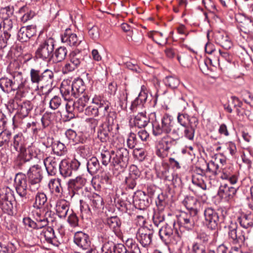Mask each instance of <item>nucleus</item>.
Returning <instances> with one entry per match:
<instances>
[{
	"label": "nucleus",
	"instance_id": "1",
	"mask_svg": "<svg viewBox=\"0 0 253 253\" xmlns=\"http://www.w3.org/2000/svg\"><path fill=\"white\" fill-rule=\"evenodd\" d=\"M9 77L0 79V87L6 93L12 91H21L24 89L36 91L39 87L48 88V92L51 89L54 80V73L49 69L43 72L40 70L31 69L30 72V81L24 79L22 72L9 70Z\"/></svg>",
	"mask_w": 253,
	"mask_h": 253
},
{
	"label": "nucleus",
	"instance_id": "2",
	"mask_svg": "<svg viewBox=\"0 0 253 253\" xmlns=\"http://www.w3.org/2000/svg\"><path fill=\"white\" fill-rule=\"evenodd\" d=\"M173 127V118L168 114H165L160 122L155 121L152 124V133L155 136L169 134Z\"/></svg>",
	"mask_w": 253,
	"mask_h": 253
},
{
	"label": "nucleus",
	"instance_id": "3",
	"mask_svg": "<svg viewBox=\"0 0 253 253\" xmlns=\"http://www.w3.org/2000/svg\"><path fill=\"white\" fill-rule=\"evenodd\" d=\"M54 41L52 38H48L41 42L35 52V57L46 62L51 61L53 56Z\"/></svg>",
	"mask_w": 253,
	"mask_h": 253
},
{
	"label": "nucleus",
	"instance_id": "4",
	"mask_svg": "<svg viewBox=\"0 0 253 253\" xmlns=\"http://www.w3.org/2000/svg\"><path fill=\"white\" fill-rule=\"evenodd\" d=\"M13 191L8 187L0 188V212L10 214L13 208Z\"/></svg>",
	"mask_w": 253,
	"mask_h": 253
},
{
	"label": "nucleus",
	"instance_id": "5",
	"mask_svg": "<svg viewBox=\"0 0 253 253\" xmlns=\"http://www.w3.org/2000/svg\"><path fill=\"white\" fill-rule=\"evenodd\" d=\"M27 176L28 178L29 189L32 192H36L41 187L42 178V169L38 165H35L29 169Z\"/></svg>",
	"mask_w": 253,
	"mask_h": 253
},
{
	"label": "nucleus",
	"instance_id": "6",
	"mask_svg": "<svg viewBox=\"0 0 253 253\" xmlns=\"http://www.w3.org/2000/svg\"><path fill=\"white\" fill-rule=\"evenodd\" d=\"M112 154L111 165L116 169H124L127 166L128 151L124 147H119L116 150L111 151Z\"/></svg>",
	"mask_w": 253,
	"mask_h": 253
},
{
	"label": "nucleus",
	"instance_id": "7",
	"mask_svg": "<svg viewBox=\"0 0 253 253\" xmlns=\"http://www.w3.org/2000/svg\"><path fill=\"white\" fill-rule=\"evenodd\" d=\"M228 237L233 244L241 247L248 238L244 231L238 228L236 223H232L229 226Z\"/></svg>",
	"mask_w": 253,
	"mask_h": 253
},
{
	"label": "nucleus",
	"instance_id": "8",
	"mask_svg": "<svg viewBox=\"0 0 253 253\" xmlns=\"http://www.w3.org/2000/svg\"><path fill=\"white\" fill-rule=\"evenodd\" d=\"M80 165V162L76 159L71 161L64 159L59 163V170L60 173L65 178L71 176L73 171L77 170Z\"/></svg>",
	"mask_w": 253,
	"mask_h": 253
},
{
	"label": "nucleus",
	"instance_id": "9",
	"mask_svg": "<svg viewBox=\"0 0 253 253\" xmlns=\"http://www.w3.org/2000/svg\"><path fill=\"white\" fill-rule=\"evenodd\" d=\"M174 222L171 225L166 224L159 230L160 237L166 244L172 242L174 239L179 238L177 230L174 229Z\"/></svg>",
	"mask_w": 253,
	"mask_h": 253
},
{
	"label": "nucleus",
	"instance_id": "10",
	"mask_svg": "<svg viewBox=\"0 0 253 253\" xmlns=\"http://www.w3.org/2000/svg\"><path fill=\"white\" fill-rule=\"evenodd\" d=\"M14 185L17 193L22 198L26 199L28 190L27 176L22 173H17L14 178Z\"/></svg>",
	"mask_w": 253,
	"mask_h": 253
},
{
	"label": "nucleus",
	"instance_id": "11",
	"mask_svg": "<svg viewBox=\"0 0 253 253\" xmlns=\"http://www.w3.org/2000/svg\"><path fill=\"white\" fill-rule=\"evenodd\" d=\"M205 223L208 228L215 230L220 223L219 217L216 211L212 208H208L204 211Z\"/></svg>",
	"mask_w": 253,
	"mask_h": 253
},
{
	"label": "nucleus",
	"instance_id": "12",
	"mask_svg": "<svg viewBox=\"0 0 253 253\" xmlns=\"http://www.w3.org/2000/svg\"><path fill=\"white\" fill-rule=\"evenodd\" d=\"M153 233V230L147 227H140L137 232L136 238L143 247H146L151 243Z\"/></svg>",
	"mask_w": 253,
	"mask_h": 253
},
{
	"label": "nucleus",
	"instance_id": "13",
	"mask_svg": "<svg viewBox=\"0 0 253 253\" xmlns=\"http://www.w3.org/2000/svg\"><path fill=\"white\" fill-rule=\"evenodd\" d=\"M197 218V214L195 212H184L180 215L179 223L181 227L187 230H191L194 227Z\"/></svg>",
	"mask_w": 253,
	"mask_h": 253
},
{
	"label": "nucleus",
	"instance_id": "14",
	"mask_svg": "<svg viewBox=\"0 0 253 253\" xmlns=\"http://www.w3.org/2000/svg\"><path fill=\"white\" fill-rule=\"evenodd\" d=\"M63 43L70 46H77L82 41L81 37H78L76 34L72 32L70 29H67L61 36Z\"/></svg>",
	"mask_w": 253,
	"mask_h": 253
},
{
	"label": "nucleus",
	"instance_id": "15",
	"mask_svg": "<svg viewBox=\"0 0 253 253\" xmlns=\"http://www.w3.org/2000/svg\"><path fill=\"white\" fill-rule=\"evenodd\" d=\"M176 139H173L169 135H166L160 140L157 144V148L159 152H168L171 148L175 147L177 144Z\"/></svg>",
	"mask_w": 253,
	"mask_h": 253
},
{
	"label": "nucleus",
	"instance_id": "16",
	"mask_svg": "<svg viewBox=\"0 0 253 253\" xmlns=\"http://www.w3.org/2000/svg\"><path fill=\"white\" fill-rule=\"evenodd\" d=\"M74 241L79 247L83 250L88 249L91 244L89 235L82 231H78L75 233Z\"/></svg>",
	"mask_w": 253,
	"mask_h": 253
},
{
	"label": "nucleus",
	"instance_id": "17",
	"mask_svg": "<svg viewBox=\"0 0 253 253\" xmlns=\"http://www.w3.org/2000/svg\"><path fill=\"white\" fill-rule=\"evenodd\" d=\"M238 188L239 187L229 186L227 184H224L219 187L218 194L222 198L230 201L233 199Z\"/></svg>",
	"mask_w": 253,
	"mask_h": 253
},
{
	"label": "nucleus",
	"instance_id": "18",
	"mask_svg": "<svg viewBox=\"0 0 253 253\" xmlns=\"http://www.w3.org/2000/svg\"><path fill=\"white\" fill-rule=\"evenodd\" d=\"M35 147L33 146H29L27 149L25 147L18 151L19 154L17 157V163L19 166H22L25 162L29 161L34 156V151Z\"/></svg>",
	"mask_w": 253,
	"mask_h": 253
},
{
	"label": "nucleus",
	"instance_id": "19",
	"mask_svg": "<svg viewBox=\"0 0 253 253\" xmlns=\"http://www.w3.org/2000/svg\"><path fill=\"white\" fill-rule=\"evenodd\" d=\"M220 171V177L222 179L227 180L232 184H235L238 180V176L233 172V168L230 165H227L224 168H221Z\"/></svg>",
	"mask_w": 253,
	"mask_h": 253
},
{
	"label": "nucleus",
	"instance_id": "20",
	"mask_svg": "<svg viewBox=\"0 0 253 253\" xmlns=\"http://www.w3.org/2000/svg\"><path fill=\"white\" fill-rule=\"evenodd\" d=\"M85 183L86 179L81 176L70 179L68 181V187L69 191L72 192L71 197H73L84 185Z\"/></svg>",
	"mask_w": 253,
	"mask_h": 253
},
{
	"label": "nucleus",
	"instance_id": "21",
	"mask_svg": "<svg viewBox=\"0 0 253 253\" xmlns=\"http://www.w3.org/2000/svg\"><path fill=\"white\" fill-rule=\"evenodd\" d=\"M59 159L53 157H49L44 160L43 163L49 175H54L56 174L59 167Z\"/></svg>",
	"mask_w": 253,
	"mask_h": 253
},
{
	"label": "nucleus",
	"instance_id": "22",
	"mask_svg": "<svg viewBox=\"0 0 253 253\" xmlns=\"http://www.w3.org/2000/svg\"><path fill=\"white\" fill-rule=\"evenodd\" d=\"M144 86L142 87V90L140 92L138 96L132 101L130 106V110L133 112H135L137 110L142 109L146 101L147 98V94L143 89Z\"/></svg>",
	"mask_w": 253,
	"mask_h": 253
},
{
	"label": "nucleus",
	"instance_id": "23",
	"mask_svg": "<svg viewBox=\"0 0 253 253\" xmlns=\"http://www.w3.org/2000/svg\"><path fill=\"white\" fill-rule=\"evenodd\" d=\"M85 196L88 201V204L93 209H100L103 208V199L99 195L95 193L87 192Z\"/></svg>",
	"mask_w": 253,
	"mask_h": 253
},
{
	"label": "nucleus",
	"instance_id": "24",
	"mask_svg": "<svg viewBox=\"0 0 253 253\" xmlns=\"http://www.w3.org/2000/svg\"><path fill=\"white\" fill-rule=\"evenodd\" d=\"M184 206L189 211L188 212L198 214L200 207V203L193 197H186L182 202Z\"/></svg>",
	"mask_w": 253,
	"mask_h": 253
},
{
	"label": "nucleus",
	"instance_id": "25",
	"mask_svg": "<svg viewBox=\"0 0 253 253\" xmlns=\"http://www.w3.org/2000/svg\"><path fill=\"white\" fill-rule=\"evenodd\" d=\"M43 240L48 243L51 244L55 247H58L60 245V241L54 234L53 228L47 227L43 228Z\"/></svg>",
	"mask_w": 253,
	"mask_h": 253
},
{
	"label": "nucleus",
	"instance_id": "26",
	"mask_svg": "<svg viewBox=\"0 0 253 253\" xmlns=\"http://www.w3.org/2000/svg\"><path fill=\"white\" fill-rule=\"evenodd\" d=\"M216 42L225 49H229L232 45L231 40L228 35L224 33L218 32L215 34Z\"/></svg>",
	"mask_w": 253,
	"mask_h": 253
},
{
	"label": "nucleus",
	"instance_id": "27",
	"mask_svg": "<svg viewBox=\"0 0 253 253\" xmlns=\"http://www.w3.org/2000/svg\"><path fill=\"white\" fill-rule=\"evenodd\" d=\"M55 210L58 216L65 218L69 210V206L65 200H58L56 204Z\"/></svg>",
	"mask_w": 253,
	"mask_h": 253
},
{
	"label": "nucleus",
	"instance_id": "28",
	"mask_svg": "<svg viewBox=\"0 0 253 253\" xmlns=\"http://www.w3.org/2000/svg\"><path fill=\"white\" fill-rule=\"evenodd\" d=\"M18 13L21 15L20 20L23 23H26L32 19L35 15V12L32 9L31 7L25 5L18 10Z\"/></svg>",
	"mask_w": 253,
	"mask_h": 253
},
{
	"label": "nucleus",
	"instance_id": "29",
	"mask_svg": "<svg viewBox=\"0 0 253 253\" xmlns=\"http://www.w3.org/2000/svg\"><path fill=\"white\" fill-rule=\"evenodd\" d=\"M48 186L52 193L59 197L62 196L63 189L61 184V179L59 178L51 179L50 180Z\"/></svg>",
	"mask_w": 253,
	"mask_h": 253
},
{
	"label": "nucleus",
	"instance_id": "30",
	"mask_svg": "<svg viewBox=\"0 0 253 253\" xmlns=\"http://www.w3.org/2000/svg\"><path fill=\"white\" fill-rule=\"evenodd\" d=\"M71 85L73 91V96L76 98L83 94L85 90L84 82L81 78H78L75 79Z\"/></svg>",
	"mask_w": 253,
	"mask_h": 253
},
{
	"label": "nucleus",
	"instance_id": "31",
	"mask_svg": "<svg viewBox=\"0 0 253 253\" xmlns=\"http://www.w3.org/2000/svg\"><path fill=\"white\" fill-rule=\"evenodd\" d=\"M238 221L245 229L252 228L253 226V213L250 212L242 214L238 218Z\"/></svg>",
	"mask_w": 253,
	"mask_h": 253
},
{
	"label": "nucleus",
	"instance_id": "32",
	"mask_svg": "<svg viewBox=\"0 0 253 253\" xmlns=\"http://www.w3.org/2000/svg\"><path fill=\"white\" fill-rule=\"evenodd\" d=\"M68 58L74 63L77 68L83 66L84 64V57L82 52L76 50L71 52L68 56Z\"/></svg>",
	"mask_w": 253,
	"mask_h": 253
},
{
	"label": "nucleus",
	"instance_id": "33",
	"mask_svg": "<svg viewBox=\"0 0 253 253\" xmlns=\"http://www.w3.org/2000/svg\"><path fill=\"white\" fill-rule=\"evenodd\" d=\"M33 105L30 101H26L20 103L18 105L17 114L21 118L26 117L32 110Z\"/></svg>",
	"mask_w": 253,
	"mask_h": 253
},
{
	"label": "nucleus",
	"instance_id": "34",
	"mask_svg": "<svg viewBox=\"0 0 253 253\" xmlns=\"http://www.w3.org/2000/svg\"><path fill=\"white\" fill-rule=\"evenodd\" d=\"M150 119L147 116L146 112H141L134 118V124L138 128L145 127L149 123Z\"/></svg>",
	"mask_w": 253,
	"mask_h": 253
},
{
	"label": "nucleus",
	"instance_id": "35",
	"mask_svg": "<svg viewBox=\"0 0 253 253\" xmlns=\"http://www.w3.org/2000/svg\"><path fill=\"white\" fill-rule=\"evenodd\" d=\"M106 223L116 235L120 234L121 222L118 217L114 216L108 218Z\"/></svg>",
	"mask_w": 253,
	"mask_h": 253
},
{
	"label": "nucleus",
	"instance_id": "36",
	"mask_svg": "<svg viewBox=\"0 0 253 253\" xmlns=\"http://www.w3.org/2000/svg\"><path fill=\"white\" fill-rule=\"evenodd\" d=\"M32 212L35 221L38 224L41 225L40 227H45L50 222L49 219L42 215L40 210L36 209L33 210Z\"/></svg>",
	"mask_w": 253,
	"mask_h": 253
},
{
	"label": "nucleus",
	"instance_id": "37",
	"mask_svg": "<svg viewBox=\"0 0 253 253\" xmlns=\"http://www.w3.org/2000/svg\"><path fill=\"white\" fill-rule=\"evenodd\" d=\"M87 171L91 175L97 173L100 169V164L96 157H92L87 163Z\"/></svg>",
	"mask_w": 253,
	"mask_h": 253
},
{
	"label": "nucleus",
	"instance_id": "38",
	"mask_svg": "<svg viewBox=\"0 0 253 253\" xmlns=\"http://www.w3.org/2000/svg\"><path fill=\"white\" fill-rule=\"evenodd\" d=\"M89 97L87 95L84 94L76 102H74V109L77 113L82 112L89 100Z\"/></svg>",
	"mask_w": 253,
	"mask_h": 253
},
{
	"label": "nucleus",
	"instance_id": "39",
	"mask_svg": "<svg viewBox=\"0 0 253 253\" xmlns=\"http://www.w3.org/2000/svg\"><path fill=\"white\" fill-rule=\"evenodd\" d=\"M46 201V195L43 192H38L35 196L33 207L37 210H40L44 206Z\"/></svg>",
	"mask_w": 253,
	"mask_h": 253
},
{
	"label": "nucleus",
	"instance_id": "40",
	"mask_svg": "<svg viewBox=\"0 0 253 253\" xmlns=\"http://www.w3.org/2000/svg\"><path fill=\"white\" fill-rule=\"evenodd\" d=\"M110 130L106 125H101L98 129L97 137L101 142H107L109 139Z\"/></svg>",
	"mask_w": 253,
	"mask_h": 253
},
{
	"label": "nucleus",
	"instance_id": "41",
	"mask_svg": "<svg viewBox=\"0 0 253 253\" xmlns=\"http://www.w3.org/2000/svg\"><path fill=\"white\" fill-rule=\"evenodd\" d=\"M12 145L16 151L25 147L24 137L22 134L18 133L14 136Z\"/></svg>",
	"mask_w": 253,
	"mask_h": 253
},
{
	"label": "nucleus",
	"instance_id": "42",
	"mask_svg": "<svg viewBox=\"0 0 253 253\" xmlns=\"http://www.w3.org/2000/svg\"><path fill=\"white\" fill-rule=\"evenodd\" d=\"M165 84L171 89H174L179 85L180 81L179 79L174 76H167L164 80Z\"/></svg>",
	"mask_w": 253,
	"mask_h": 253
},
{
	"label": "nucleus",
	"instance_id": "43",
	"mask_svg": "<svg viewBox=\"0 0 253 253\" xmlns=\"http://www.w3.org/2000/svg\"><path fill=\"white\" fill-rule=\"evenodd\" d=\"M3 21L0 23V31L10 34L13 27V22L11 18L3 16Z\"/></svg>",
	"mask_w": 253,
	"mask_h": 253
},
{
	"label": "nucleus",
	"instance_id": "44",
	"mask_svg": "<svg viewBox=\"0 0 253 253\" xmlns=\"http://www.w3.org/2000/svg\"><path fill=\"white\" fill-rule=\"evenodd\" d=\"M144 193L140 194V196L136 195L133 197V202L134 206L139 209H145L148 204V201H146L142 198L144 197Z\"/></svg>",
	"mask_w": 253,
	"mask_h": 253
},
{
	"label": "nucleus",
	"instance_id": "45",
	"mask_svg": "<svg viewBox=\"0 0 253 253\" xmlns=\"http://www.w3.org/2000/svg\"><path fill=\"white\" fill-rule=\"evenodd\" d=\"M121 245H116L112 242L105 243L101 248V253H116L117 249H120Z\"/></svg>",
	"mask_w": 253,
	"mask_h": 253
},
{
	"label": "nucleus",
	"instance_id": "46",
	"mask_svg": "<svg viewBox=\"0 0 253 253\" xmlns=\"http://www.w3.org/2000/svg\"><path fill=\"white\" fill-rule=\"evenodd\" d=\"M67 54V49L64 46H60L55 49L53 51V55H54L57 62H61L63 61Z\"/></svg>",
	"mask_w": 253,
	"mask_h": 253
},
{
	"label": "nucleus",
	"instance_id": "47",
	"mask_svg": "<svg viewBox=\"0 0 253 253\" xmlns=\"http://www.w3.org/2000/svg\"><path fill=\"white\" fill-rule=\"evenodd\" d=\"M60 92L62 96L66 99L67 97L70 96H73V91L71 85L68 84L67 82H64L62 83L60 87Z\"/></svg>",
	"mask_w": 253,
	"mask_h": 253
},
{
	"label": "nucleus",
	"instance_id": "48",
	"mask_svg": "<svg viewBox=\"0 0 253 253\" xmlns=\"http://www.w3.org/2000/svg\"><path fill=\"white\" fill-rule=\"evenodd\" d=\"M205 177L203 175L193 174L192 183L203 190L207 189L206 184L204 181Z\"/></svg>",
	"mask_w": 253,
	"mask_h": 253
},
{
	"label": "nucleus",
	"instance_id": "49",
	"mask_svg": "<svg viewBox=\"0 0 253 253\" xmlns=\"http://www.w3.org/2000/svg\"><path fill=\"white\" fill-rule=\"evenodd\" d=\"M110 103L107 102L103 105L98 107V116L107 117L111 113Z\"/></svg>",
	"mask_w": 253,
	"mask_h": 253
},
{
	"label": "nucleus",
	"instance_id": "50",
	"mask_svg": "<svg viewBox=\"0 0 253 253\" xmlns=\"http://www.w3.org/2000/svg\"><path fill=\"white\" fill-rule=\"evenodd\" d=\"M207 171L211 173L213 175L216 176L220 173L219 166L215 162L210 161L207 164Z\"/></svg>",
	"mask_w": 253,
	"mask_h": 253
},
{
	"label": "nucleus",
	"instance_id": "51",
	"mask_svg": "<svg viewBox=\"0 0 253 253\" xmlns=\"http://www.w3.org/2000/svg\"><path fill=\"white\" fill-rule=\"evenodd\" d=\"M112 154L111 151L107 150H103L100 153V159L103 165L107 166L109 164H111Z\"/></svg>",
	"mask_w": 253,
	"mask_h": 253
},
{
	"label": "nucleus",
	"instance_id": "52",
	"mask_svg": "<svg viewBox=\"0 0 253 253\" xmlns=\"http://www.w3.org/2000/svg\"><path fill=\"white\" fill-rule=\"evenodd\" d=\"M77 68V67L68 58L62 67L61 71L63 74H68L74 71Z\"/></svg>",
	"mask_w": 253,
	"mask_h": 253
},
{
	"label": "nucleus",
	"instance_id": "53",
	"mask_svg": "<svg viewBox=\"0 0 253 253\" xmlns=\"http://www.w3.org/2000/svg\"><path fill=\"white\" fill-rule=\"evenodd\" d=\"M11 34L0 31V49L5 47L9 43Z\"/></svg>",
	"mask_w": 253,
	"mask_h": 253
},
{
	"label": "nucleus",
	"instance_id": "54",
	"mask_svg": "<svg viewBox=\"0 0 253 253\" xmlns=\"http://www.w3.org/2000/svg\"><path fill=\"white\" fill-rule=\"evenodd\" d=\"M183 127V136L190 141H193L195 131V128L193 126H188Z\"/></svg>",
	"mask_w": 253,
	"mask_h": 253
},
{
	"label": "nucleus",
	"instance_id": "55",
	"mask_svg": "<svg viewBox=\"0 0 253 253\" xmlns=\"http://www.w3.org/2000/svg\"><path fill=\"white\" fill-rule=\"evenodd\" d=\"M11 133L6 130L0 133V146L7 145L10 141Z\"/></svg>",
	"mask_w": 253,
	"mask_h": 253
},
{
	"label": "nucleus",
	"instance_id": "56",
	"mask_svg": "<svg viewBox=\"0 0 253 253\" xmlns=\"http://www.w3.org/2000/svg\"><path fill=\"white\" fill-rule=\"evenodd\" d=\"M183 127L182 126L176 127L172 129L171 131V137L173 139H176L178 142L180 138L183 137Z\"/></svg>",
	"mask_w": 253,
	"mask_h": 253
},
{
	"label": "nucleus",
	"instance_id": "57",
	"mask_svg": "<svg viewBox=\"0 0 253 253\" xmlns=\"http://www.w3.org/2000/svg\"><path fill=\"white\" fill-rule=\"evenodd\" d=\"M165 53L166 56L169 58H173L174 57H176L177 60L179 61L180 63H181V57L178 54V51L177 50L171 48H167L165 51Z\"/></svg>",
	"mask_w": 253,
	"mask_h": 253
},
{
	"label": "nucleus",
	"instance_id": "58",
	"mask_svg": "<svg viewBox=\"0 0 253 253\" xmlns=\"http://www.w3.org/2000/svg\"><path fill=\"white\" fill-rule=\"evenodd\" d=\"M61 101L62 100L60 97L54 96L50 100L49 103V108L53 110L58 109L61 105Z\"/></svg>",
	"mask_w": 253,
	"mask_h": 253
},
{
	"label": "nucleus",
	"instance_id": "59",
	"mask_svg": "<svg viewBox=\"0 0 253 253\" xmlns=\"http://www.w3.org/2000/svg\"><path fill=\"white\" fill-rule=\"evenodd\" d=\"M134 157L140 162L143 161L146 157L145 152L142 148H135L133 150Z\"/></svg>",
	"mask_w": 253,
	"mask_h": 253
},
{
	"label": "nucleus",
	"instance_id": "60",
	"mask_svg": "<svg viewBox=\"0 0 253 253\" xmlns=\"http://www.w3.org/2000/svg\"><path fill=\"white\" fill-rule=\"evenodd\" d=\"M177 120L181 126L184 127L188 126L189 116L187 114L178 113Z\"/></svg>",
	"mask_w": 253,
	"mask_h": 253
},
{
	"label": "nucleus",
	"instance_id": "61",
	"mask_svg": "<svg viewBox=\"0 0 253 253\" xmlns=\"http://www.w3.org/2000/svg\"><path fill=\"white\" fill-rule=\"evenodd\" d=\"M140 174L141 172L136 166L132 165L129 167L128 176L138 179Z\"/></svg>",
	"mask_w": 253,
	"mask_h": 253
},
{
	"label": "nucleus",
	"instance_id": "62",
	"mask_svg": "<svg viewBox=\"0 0 253 253\" xmlns=\"http://www.w3.org/2000/svg\"><path fill=\"white\" fill-rule=\"evenodd\" d=\"M65 149V145L60 142H57L53 145V150L58 155H61Z\"/></svg>",
	"mask_w": 253,
	"mask_h": 253
},
{
	"label": "nucleus",
	"instance_id": "63",
	"mask_svg": "<svg viewBox=\"0 0 253 253\" xmlns=\"http://www.w3.org/2000/svg\"><path fill=\"white\" fill-rule=\"evenodd\" d=\"M127 146L130 149L134 147L137 143L136 135L134 133H130L126 141Z\"/></svg>",
	"mask_w": 253,
	"mask_h": 253
},
{
	"label": "nucleus",
	"instance_id": "64",
	"mask_svg": "<svg viewBox=\"0 0 253 253\" xmlns=\"http://www.w3.org/2000/svg\"><path fill=\"white\" fill-rule=\"evenodd\" d=\"M138 179L131 177L130 176H126L125 179V182L126 185V188L129 189H133L136 185V181Z\"/></svg>",
	"mask_w": 253,
	"mask_h": 253
}]
</instances>
